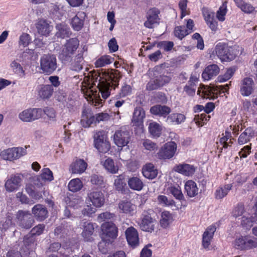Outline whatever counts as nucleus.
<instances>
[{"label": "nucleus", "mask_w": 257, "mask_h": 257, "mask_svg": "<svg viewBox=\"0 0 257 257\" xmlns=\"http://www.w3.org/2000/svg\"><path fill=\"white\" fill-rule=\"evenodd\" d=\"M98 84L99 92L103 98L106 99L110 95L111 90L118 86L120 77L114 70H107L102 73Z\"/></svg>", "instance_id": "nucleus-1"}, {"label": "nucleus", "mask_w": 257, "mask_h": 257, "mask_svg": "<svg viewBox=\"0 0 257 257\" xmlns=\"http://www.w3.org/2000/svg\"><path fill=\"white\" fill-rule=\"evenodd\" d=\"M214 52L222 62H228L235 58L238 51L235 46H229L227 43L220 42L215 46Z\"/></svg>", "instance_id": "nucleus-2"}, {"label": "nucleus", "mask_w": 257, "mask_h": 257, "mask_svg": "<svg viewBox=\"0 0 257 257\" xmlns=\"http://www.w3.org/2000/svg\"><path fill=\"white\" fill-rule=\"evenodd\" d=\"M80 42L77 38H71L66 41L59 54V59L62 62L71 60L73 55L79 48Z\"/></svg>", "instance_id": "nucleus-3"}, {"label": "nucleus", "mask_w": 257, "mask_h": 257, "mask_svg": "<svg viewBox=\"0 0 257 257\" xmlns=\"http://www.w3.org/2000/svg\"><path fill=\"white\" fill-rule=\"evenodd\" d=\"M230 82L225 85L205 86L202 88V97L204 98L214 99L218 97V95L221 93H228Z\"/></svg>", "instance_id": "nucleus-4"}, {"label": "nucleus", "mask_w": 257, "mask_h": 257, "mask_svg": "<svg viewBox=\"0 0 257 257\" xmlns=\"http://www.w3.org/2000/svg\"><path fill=\"white\" fill-rule=\"evenodd\" d=\"M101 239L112 242L117 237L118 229L116 225L112 222H106L101 225Z\"/></svg>", "instance_id": "nucleus-5"}, {"label": "nucleus", "mask_w": 257, "mask_h": 257, "mask_svg": "<svg viewBox=\"0 0 257 257\" xmlns=\"http://www.w3.org/2000/svg\"><path fill=\"white\" fill-rule=\"evenodd\" d=\"M40 68L44 73L52 74L57 68L56 57L52 54L44 55L41 58Z\"/></svg>", "instance_id": "nucleus-6"}, {"label": "nucleus", "mask_w": 257, "mask_h": 257, "mask_svg": "<svg viewBox=\"0 0 257 257\" xmlns=\"http://www.w3.org/2000/svg\"><path fill=\"white\" fill-rule=\"evenodd\" d=\"M171 80V77L167 75L162 74L155 76L147 83L146 90L153 91L159 89L168 84Z\"/></svg>", "instance_id": "nucleus-7"}, {"label": "nucleus", "mask_w": 257, "mask_h": 257, "mask_svg": "<svg viewBox=\"0 0 257 257\" xmlns=\"http://www.w3.org/2000/svg\"><path fill=\"white\" fill-rule=\"evenodd\" d=\"M27 154L25 149L20 147H14L2 151L1 158L5 161H14L20 158Z\"/></svg>", "instance_id": "nucleus-8"}, {"label": "nucleus", "mask_w": 257, "mask_h": 257, "mask_svg": "<svg viewBox=\"0 0 257 257\" xmlns=\"http://www.w3.org/2000/svg\"><path fill=\"white\" fill-rule=\"evenodd\" d=\"M18 225L24 229L30 228L34 223V219L28 211L19 210L16 214Z\"/></svg>", "instance_id": "nucleus-9"}, {"label": "nucleus", "mask_w": 257, "mask_h": 257, "mask_svg": "<svg viewBox=\"0 0 257 257\" xmlns=\"http://www.w3.org/2000/svg\"><path fill=\"white\" fill-rule=\"evenodd\" d=\"M43 115L42 108H33L23 110L19 115V118L24 122H31L41 118Z\"/></svg>", "instance_id": "nucleus-10"}, {"label": "nucleus", "mask_w": 257, "mask_h": 257, "mask_svg": "<svg viewBox=\"0 0 257 257\" xmlns=\"http://www.w3.org/2000/svg\"><path fill=\"white\" fill-rule=\"evenodd\" d=\"M176 150L177 144L174 142H169L160 149L158 157L160 159H170L174 156Z\"/></svg>", "instance_id": "nucleus-11"}, {"label": "nucleus", "mask_w": 257, "mask_h": 257, "mask_svg": "<svg viewBox=\"0 0 257 257\" xmlns=\"http://www.w3.org/2000/svg\"><path fill=\"white\" fill-rule=\"evenodd\" d=\"M87 199L95 208L102 207L105 203L103 194L101 191L96 190L90 191L87 194Z\"/></svg>", "instance_id": "nucleus-12"}, {"label": "nucleus", "mask_w": 257, "mask_h": 257, "mask_svg": "<svg viewBox=\"0 0 257 257\" xmlns=\"http://www.w3.org/2000/svg\"><path fill=\"white\" fill-rule=\"evenodd\" d=\"M202 13L208 26L212 31L215 32L218 28V22L215 18L214 12L209 10L207 8H203Z\"/></svg>", "instance_id": "nucleus-13"}, {"label": "nucleus", "mask_w": 257, "mask_h": 257, "mask_svg": "<svg viewBox=\"0 0 257 257\" xmlns=\"http://www.w3.org/2000/svg\"><path fill=\"white\" fill-rule=\"evenodd\" d=\"M153 211L149 210V212H144L143 214L142 221L140 224L141 229L145 231L151 232L154 229L155 219H153L151 216Z\"/></svg>", "instance_id": "nucleus-14"}, {"label": "nucleus", "mask_w": 257, "mask_h": 257, "mask_svg": "<svg viewBox=\"0 0 257 257\" xmlns=\"http://www.w3.org/2000/svg\"><path fill=\"white\" fill-rule=\"evenodd\" d=\"M160 13V10L156 8L150 9L147 13V20L144 23L145 27L152 29L154 24L159 23L160 21L159 15Z\"/></svg>", "instance_id": "nucleus-15"}, {"label": "nucleus", "mask_w": 257, "mask_h": 257, "mask_svg": "<svg viewBox=\"0 0 257 257\" xmlns=\"http://www.w3.org/2000/svg\"><path fill=\"white\" fill-rule=\"evenodd\" d=\"M240 92L243 96H248L254 91V82L250 77L244 78L240 82Z\"/></svg>", "instance_id": "nucleus-16"}, {"label": "nucleus", "mask_w": 257, "mask_h": 257, "mask_svg": "<svg viewBox=\"0 0 257 257\" xmlns=\"http://www.w3.org/2000/svg\"><path fill=\"white\" fill-rule=\"evenodd\" d=\"M80 123L81 125L85 128H88L92 124L96 125L95 115L91 109L84 108L83 109Z\"/></svg>", "instance_id": "nucleus-17"}, {"label": "nucleus", "mask_w": 257, "mask_h": 257, "mask_svg": "<svg viewBox=\"0 0 257 257\" xmlns=\"http://www.w3.org/2000/svg\"><path fill=\"white\" fill-rule=\"evenodd\" d=\"M216 230V225L212 224L207 227L204 232L202 235V244L205 249L207 250L210 249L211 242Z\"/></svg>", "instance_id": "nucleus-18"}, {"label": "nucleus", "mask_w": 257, "mask_h": 257, "mask_svg": "<svg viewBox=\"0 0 257 257\" xmlns=\"http://www.w3.org/2000/svg\"><path fill=\"white\" fill-rule=\"evenodd\" d=\"M130 139L129 132L118 130L114 135V141L118 147H124L128 143Z\"/></svg>", "instance_id": "nucleus-19"}, {"label": "nucleus", "mask_w": 257, "mask_h": 257, "mask_svg": "<svg viewBox=\"0 0 257 257\" xmlns=\"http://www.w3.org/2000/svg\"><path fill=\"white\" fill-rule=\"evenodd\" d=\"M136 205L132 203L130 200H121L118 204L119 212L128 215H133L136 212Z\"/></svg>", "instance_id": "nucleus-20"}, {"label": "nucleus", "mask_w": 257, "mask_h": 257, "mask_svg": "<svg viewBox=\"0 0 257 257\" xmlns=\"http://www.w3.org/2000/svg\"><path fill=\"white\" fill-rule=\"evenodd\" d=\"M196 169L197 167L186 163L179 164L173 168L175 172L188 177L192 176Z\"/></svg>", "instance_id": "nucleus-21"}, {"label": "nucleus", "mask_w": 257, "mask_h": 257, "mask_svg": "<svg viewBox=\"0 0 257 257\" xmlns=\"http://www.w3.org/2000/svg\"><path fill=\"white\" fill-rule=\"evenodd\" d=\"M171 112V108L165 105L156 104L150 108V112L152 114L163 118H167Z\"/></svg>", "instance_id": "nucleus-22"}, {"label": "nucleus", "mask_w": 257, "mask_h": 257, "mask_svg": "<svg viewBox=\"0 0 257 257\" xmlns=\"http://www.w3.org/2000/svg\"><path fill=\"white\" fill-rule=\"evenodd\" d=\"M220 69L216 64H211L204 69L202 73V78L204 80H209L216 76L219 73Z\"/></svg>", "instance_id": "nucleus-23"}, {"label": "nucleus", "mask_w": 257, "mask_h": 257, "mask_svg": "<svg viewBox=\"0 0 257 257\" xmlns=\"http://www.w3.org/2000/svg\"><path fill=\"white\" fill-rule=\"evenodd\" d=\"M95 225H96L95 223L85 222L82 225L83 230L81 235L85 241L90 242L93 240V236Z\"/></svg>", "instance_id": "nucleus-24"}, {"label": "nucleus", "mask_w": 257, "mask_h": 257, "mask_svg": "<svg viewBox=\"0 0 257 257\" xmlns=\"http://www.w3.org/2000/svg\"><path fill=\"white\" fill-rule=\"evenodd\" d=\"M125 235L129 245L136 247L139 245V239L137 230L133 227L128 228L125 231Z\"/></svg>", "instance_id": "nucleus-25"}, {"label": "nucleus", "mask_w": 257, "mask_h": 257, "mask_svg": "<svg viewBox=\"0 0 257 257\" xmlns=\"http://www.w3.org/2000/svg\"><path fill=\"white\" fill-rule=\"evenodd\" d=\"M145 116L146 113L144 109L140 106L137 107L134 110L132 121L136 126H142Z\"/></svg>", "instance_id": "nucleus-26"}, {"label": "nucleus", "mask_w": 257, "mask_h": 257, "mask_svg": "<svg viewBox=\"0 0 257 257\" xmlns=\"http://www.w3.org/2000/svg\"><path fill=\"white\" fill-rule=\"evenodd\" d=\"M36 27L39 34L45 36L49 35L52 28L48 22L43 19L39 20Z\"/></svg>", "instance_id": "nucleus-27"}, {"label": "nucleus", "mask_w": 257, "mask_h": 257, "mask_svg": "<svg viewBox=\"0 0 257 257\" xmlns=\"http://www.w3.org/2000/svg\"><path fill=\"white\" fill-rule=\"evenodd\" d=\"M255 136V132L251 127H248L245 129L239 136L237 142L240 145L247 143L250 141V139Z\"/></svg>", "instance_id": "nucleus-28"}, {"label": "nucleus", "mask_w": 257, "mask_h": 257, "mask_svg": "<svg viewBox=\"0 0 257 257\" xmlns=\"http://www.w3.org/2000/svg\"><path fill=\"white\" fill-rule=\"evenodd\" d=\"M32 213L38 220H44L48 216L46 208L41 204L35 205L32 209Z\"/></svg>", "instance_id": "nucleus-29"}, {"label": "nucleus", "mask_w": 257, "mask_h": 257, "mask_svg": "<svg viewBox=\"0 0 257 257\" xmlns=\"http://www.w3.org/2000/svg\"><path fill=\"white\" fill-rule=\"evenodd\" d=\"M142 173L145 178L153 179L157 176L158 171L152 163H149L143 167Z\"/></svg>", "instance_id": "nucleus-30"}, {"label": "nucleus", "mask_w": 257, "mask_h": 257, "mask_svg": "<svg viewBox=\"0 0 257 257\" xmlns=\"http://www.w3.org/2000/svg\"><path fill=\"white\" fill-rule=\"evenodd\" d=\"M21 178L14 176L8 179L5 183V188L8 192H13L20 186Z\"/></svg>", "instance_id": "nucleus-31"}, {"label": "nucleus", "mask_w": 257, "mask_h": 257, "mask_svg": "<svg viewBox=\"0 0 257 257\" xmlns=\"http://www.w3.org/2000/svg\"><path fill=\"white\" fill-rule=\"evenodd\" d=\"M53 87L51 85H40L38 94L40 98L43 99H48L52 95L53 93Z\"/></svg>", "instance_id": "nucleus-32"}, {"label": "nucleus", "mask_w": 257, "mask_h": 257, "mask_svg": "<svg viewBox=\"0 0 257 257\" xmlns=\"http://www.w3.org/2000/svg\"><path fill=\"white\" fill-rule=\"evenodd\" d=\"M173 214L167 211H164L161 214L160 224L164 228H168L174 221Z\"/></svg>", "instance_id": "nucleus-33"}, {"label": "nucleus", "mask_w": 257, "mask_h": 257, "mask_svg": "<svg viewBox=\"0 0 257 257\" xmlns=\"http://www.w3.org/2000/svg\"><path fill=\"white\" fill-rule=\"evenodd\" d=\"M185 190L190 197H194L198 194L199 189L197 184L193 180H189L185 184Z\"/></svg>", "instance_id": "nucleus-34"}, {"label": "nucleus", "mask_w": 257, "mask_h": 257, "mask_svg": "<svg viewBox=\"0 0 257 257\" xmlns=\"http://www.w3.org/2000/svg\"><path fill=\"white\" fill-rule=\"evenodd\" d=\"M186 119L184 114L180 113H172L168 115L166 122L171 124H179L183 122Z\"/></svg>", "instance_id": "nucleus-35"}, {"label": "nucleus", "mask_w": 257, "mask_h": 257, "mask_svg": "<svg viewBox=\"0 0 257 257\" xmlns=\"http://www.w3.org/2000/svg\"><path fill=\"white\" fill-rule=\"evenodd\" d=\"M128 185L131 189L140 191L144 187V183L142 180L137 176L131 177L127 181Z\"/></svg>", "instance_id": "nucleus-36"}, {"label": "nucleus", "mask_w": 257, "mask_h": 257, "mask_svg": "<svg viewBox=\"0 0 257 257\" xmlns=\"http://www.w3.org/2000/svg\"><path fill=\"white\" fill-rule=\"evenodd\" d=\"M168 194H172L176 199L182 200L184 199V195L181 189L178 185H171L166 189Z\"/></svg>", "instance_id": "nucleus-37"}, {"label": "nucleus", "mask_w": 257, "mask_h": 257, "mask_svg": "<svg viewBox=\"0 0 257 257\" xmlns=\"http://www.w3.org/2000/svg\"><path fill=\"white\" fill-rule=\"evenodd\" d=\"M56 28L58 31L55 36L57 38L64 39L66 37H69L71 35L70 29L66 25L62 24H57Z\"/></svg>", "instance_id": "nucleus-38"}, {"label": "nucleus", "mask_w": 257, "mask_h": 257, "mask_svg": "<svg viewBox=\"0 0 257 257\" xmlns=\"http://www.w3.org/2000/svg\"><path fill=\"white\" fill-rule=\"evenodd\" d=\"M87 167L86 162H74L71 165V170L73 173L81 174L84 172Z\"/></svg>", "instance_id": "nucleus-39"}, {"label": "nucleus", "mask_w": 257, "mask_h": 257, "mask_svg": "<svg viewBox=\"0 0 257 257\" xmlns=\"http://www.w3.org/2000/svg\"><path fill=\"white\" fill-rule=\"evenodd\" d=\"M83 61V55L81 53L76 56L74 61L71 64V69L76 72L80 71L82 68V62Z\"/></svg>", "instance_id": "nucleus-40"}, {"label": "nucleus", "mask_w": 257, "mask_h": 257, "mask_svg": "<svg viewBox=\"0 0 257 257\" xmlns=\"http://www.w3.org/2000/svg\"><path fill=\"white\" fill-rule=\"evenodd\" d=\"M82 182L78 178L73 179L70 180L68 185L70 191L76 192L80 191L83 187Z\"/></svg>", "instance_id": "nucleus-41"}, {"label": "nucleus", "mask_w": 257, "mask_h": 257, "mask_svg": "<svg viewBox=\"0 0 257 257\" xmlns=\"http://www.w3.org/2000/svg\"><path fill=\"white\" fill-rule=\"evenodd\" d=\"M246 235L237 237L233 242L234 247L240 250H246Z\"/></svg>", "instance_id": "nucleus-42"}, {"label": "nucleus", "mask_w": 257, "mask_h": 257, "mask_svg": "<svg viewBox=\"0 0 257 257\" xmlns=\"http://www.w3.org/2000/svg\"><path fill=\"white\" fill-rule=\"evenodd\" d=\"M190 33H191V32H188V30L186 29L184 26H176L174 31L175 36L180 40H182Z\"/></svg>", "instance_id": "nucleus-43"}, {"label": "nucleus", "mask_w": 257, "mask_h": 257, "mask_svg": "<svg viewBox=\"0 0 257 257\" xmlns=\"http://www.w3.org/2000/svg\"><path fill=\"white\" fill-rule=\"evenodd\" d=\"M149 131L154 137L158 138L162 133V127L159 123L153 122L150 123Z\"/></svg>", "instance_id": "nucleus-44"}, {"label": "nucleus", "mask_w": 257, "mask_h": 257, "mask_svg": "<svg viewBox=\"0 0 257 257\" xmlns=\"http://www.w3.org/2000/svg\"><path fill=\"white\" fill-rule=\"evenodd\" d=\"M111 58L108 55H103L99 58L94 63L96 68H100L111 64Z\"/></svg>", "instance_id": "nucleus-45"}, {"label": "nucleus", "mask_w": 257, "mask_h": 257, "mask_svg": "<svg viewBox=\"0 0 257 257\" xmlns=\"http://www.w3.org/2000/svg\"><path fill=\"white\" fill-rule=\"evenodd\" d=\"M157 201L159 205L164 207H170L175 205V202L172 199H169L163 195H160L157 197Z\"/></svg>", "instance_id": "nucleus-46"}, {"label": "nucleus", "mask_w": 257, "mask_h": 257, "mask_svg": "<svg viewBox=\"0 0 257 257\" xmlns=\"http://www.w3.org/2000/svg\"><path fill=\"white\" fill-rule=\"evenodd\" d=\"M94 147L98 150V151L101 153H105L107 152L110 148V144L108 140L101 142L95 144Z\"/></svg>", "instance_id": "nucleus-47"}, {"label": "nucleus", "mask_w": 257, "mask_h": 257, "mask_svg": "<svg viewBox=\"0 0 257 257\" xmlns=\"http://www.w3.org/2000/svg\"><path fill=\"white\" fill-rule=\"evenodd\" d=\"M11 67L15 73L18 74L21 77H24L25 76V72L20 63L16 61H13L11 65Z\"/></svg>", "instance_id": "nucleus-48"}, {"label": "nucleus", "mask_w": 257, "mask_h": 257, "mask_svg": "<svg viewBox=\"0 0 257 257\" xmlns=\"http://www.w3.org/2000/svg\"><path fill=\"white\" fill-rule=\"evenodd\" d=\"M227 12V2H224L222 3L216 12V17L217 19L221 22L224 21L225 19V16Z\"/></svg>", "instance_id": "nucleus-49"}, {"label": "nucleus", "mask_w": 257, "mask_h": 257, "mask_svg": "<svg viewBox=\"0 0 257 257\" xmlns=\"http://www.w3.org/2000/svg\"><path fill=\"white\" fill-rule=\"evenodd\" d=\"M210 116L205 113L195 115L194 120L199 126H202L210 119Z\"/></svg>", "instance_id": "nucleus-50"}, {"label": "nucleus", "mask_w": 257, "mask_h": 257, "mask_svg": "<svg viewBox=\"0 0 257 257\" xmlns=\"http://www.w3.org/2000/svg\"><path fill=\"white\" fill-rule=\"evenodd\" d=\"M103 166L109 172L115 174L118 170L119 167L117 164L114 162H101Z\"/></svg>", "instance_id": "nucleus-51"}, {"label": "nucleus", "mask_w": 257, "mask_h": 257, "mask_svg": "<svg viewBox=\"0 0 257 257\" xmlns=\"http://www.w3.org/2000/svg\"><path fill=\"white\" fill-rule=\"evenodd\" d=\"M232 188L231 184H227L225 185L223 188L217 189L215 192V197L217 199H221L226 196L228 191Z\"/></svg>", "instance_id": "nucleus-52"}, {"label": "nucleus", "mask_w": 257, "mask_h": 257, "mask_svg": "<svg viewBox=\"0 0 257 257\" xmlns=\"http://www.w3.org/2000/svg\"><path fill=\"white\" fill-rule=\"evenodd\" d=\"M71 25L74 30L79 31L83 28L84 21L77 16L72 19Z\"/></svg>", "instance_id": "nucleus-53"}, {"label": "nucleus", "mask_w": 257, "mask_h": 257, "mask_svg": "<svg viewBox=\"0 0 257 257\" xmlns=\"http://www.w3.org/2000/svg\"><path fill=\"white\" fill-rule=\"evenodd\" d=\"M94 145L104 141L108 140L107 136L103 130L97 131L94 135Z\"/></svg>", "instance_id": "nucleus-54"}, {"label": "nucleus", "mask_w": 257, "mask_h": 257, "mask_svg": "<svg viewBox=\"0 0 257 257\" xmlns=\"http://www.w3.org/2000/svg\"><path fill=\"white\" fill-rule=\"evenodd\" d=\"M234 72V69L232 68L227 69L226 72L223 75H221L218 76L217 78V81L219 82H223L228 80L233 76Z\"/></svg>", "instance_id": "nucleus-55"}, {"label": "nucleus", "mask_w": 257, "mask_h": 257, "mask_svg": "<svg viewBox=\"0 0 257 257\" xmlns=\"http://www.w3.org/2000/svg\"><path fill=\"white\" fill-rule=\"evenodd\" d=\"M133 88L132 87L127 84H124L120 90L119 92L117 94L118 96L121 97L122 98L125 97L127 96L130 95L132 93Z\"/></svg>", "instance_id": "nucleus-56"}, {"label": "nucleus", "mask_w": 257, "mask_h": 257, "mask_svg": "<svg viewBox=\"0 0 257 257\" xmlns=\"http://www.w3.org/2000/svg\"><path fill=\"white\" fill-rule=\"evenodd\" d=\"M174 44L172 41H163L159 42L157 43V47L162 48L165 51H170L173 48Z\"/></svg>", "instance_id": "nucleus-57"}, {"label": "nucleus", "mask_w": 257, "mask_h": 257, "mask_svg": "<svg viewBox=\"0 0 257 257\" xmlns=\"http://www.w3.org/2000/svg\"><path fill=\"white\" fill-rule=\"evenodd\" d=\"M83 205V200L82 198H75L71 199L68 203V206L77 209L80 208Z\"/></svg>", "instance_id": "nucleus-58"}, {"label": "nucleus", "mask_w": 257, "mask_h": 257, "mask_svg": "<svg viewBox=\"0 0 257 257\" xmlns=\"http://www.w3.org/2000/svg\"><path fill=\"white\" fill-rule=\"evenodd\" d=\"M187 3L188 0H180L179 2L178 6L181 11V19H183L187 15H189L187 11Z\"/></svg>", "instance_id": "nucleus-59"}, {"label": "nucleus", "mask_w": 257, "mask_h": 257, "mask_svg": "<svg viewBox=\"0 0 257 257\" xmlns=\"http://www.w3.org/2000/svg\"><path fill=\"white\" fill-rule=\"evenodd\" d=\"M246 250L257 247V238L246 235Z\"/></svg>", "instance_id": "nucleus-60"}, {"label": "nucleus", "mask_w": 257, "mask_h": 257, "mask_svg": "<svg viewBox=\"0 0 257 257\" xmlns=\"http://www.w3.org/2000/svg\"><path fill=\"white\" fill-rule=\"evenodd\" d=\"M94 115L96 124L101 121H108L110 117L108 113L105 112L98 113Z\"/></svg>", "instance_id": "nucleus-61"}, {"label": "nucleus", "mask_w": 257, "mask_h": 257, "mask_svg": "<svg viewBox=\"0 0 257 257\" xmlns=\"http://www.w3.org/2000/svg\"><path fill=\"white\" fill-rule=\"evenodd\" d=\"M92 184L97 185L100 187L104 186V181L102 176L97 175H93L91 177L90 180Z\"/></svg>", "instance_id": "nucleus-62"}, {"label": "nucleus", "mask_w": 257, "mask_h": 257, "mask_svg": "<svg viewBox=\"0 0 257 257\" xmlns=\"http://www.w3.org/2000/svg\"><path fill=\"white\" fill-rule=\"evenodd\" d=\"M154 99L158 102L162 104H166L167 102V98L164 92H158L154 95Z\"/></svg>", "instance_id": "nucleus-63"}, {"label": "nucleus", "mask_w": 257, "mask_h": 257, "mask_svg": "<svg viewBox=\"0 0 257 257\" xmlns=\"http://www.w3.org/2000/svg\"><path fill=\"white\" fill-rule=\"evenodd\" d=\"M96 212L95 207L92 206L91 204L87 205L82 210V214L84 216L91 217Z\"/></svg>", "instance_id": "nucleus-64"}]
</instances>
